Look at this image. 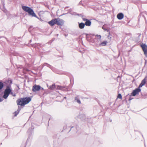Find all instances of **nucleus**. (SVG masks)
<instances>
[{
  "label": "nucleus",
  "mask_w": 147,
  "mask_h": 147,
  "mask_svg": "<svg viewBox=\"0 0 147 147\" xmlns=\"http://www.w3.org/2000/svg\"><path fill=\"white\" fill-rule=\"evenodd\" d=\"M82 20L84 21H85L84 23L85 25L88 26H91L92 22L90 20L86 18H83Z\"/></svg>",
  "instance_id": "nucleus-10"
},
{
  "label": "nucleus",
  "mask_w": 147,
  "mask_h": 147,
  "mask_svg": "<svg viewBox=\"0 0 147 147\" xmlns=\"http://www.w3.org/2000/svg\"><path fill=\"white\" fill-rule=\"evenodd\" d=\"M57 88L59 89L65 91H69L70 90V88L69 86H58Z\"/></svg>",
  "instance_id": "nucleus-6"
},
{
  "label": "nucleus",
  "mask_w": 147,
  "mask_h": 147,
  "mask_svg": "<svg viewBox=\"0 0 147 147\" xmlns=\"http://www.w3.org/2000/svg\"><path fill=\"white\" fill-rule=\"evenodd\" d=\"M146 87H147V83L146 84Z\"/></svg>",
  "instance_id": "nucleus-56"
},
{
  "label": "nucleus",
  "mask_w": 147,
  "mask_h": 147,
  "mask_svg": "<svg viewBox=\"0 0 147 147\" xmlns=\"http://www.w3.org/2000/svg\"><path fill=\"white\" fill-rule=\"evenodd\" d=\"M34 124L31 123V128H29L28 130L27 131V132L29 136L27 138V140L26 142V144L29 140L30 139V137L31 135L32 134L33 132V129H34Z\"/></svg>",
  "instance_id": "nucleus-4"
},
{
  "label": "nucleus",
  "mask_w": 147,
  "mask_h": 147,
  "mask_svg": "<svg viewBox=\"0 0 147 147\" xmlns=\"http://www.w3.org/2000/svg\"><path fill=\"white\" fill-rule=\"evenodd\" d=\"M102 28L105 30V31H107V32H109V36H108V37H110V32H109V30L106 28H105L104 27V26H103L102 27Z\"/></svg>",
  "instance_id": "nucleus-19"
},
{
  "label": "nucleus",
  "mask_w": 147,
  "mask_h": 147,
  "mask_svg": "<svg viewBox=\"0 0 147 147\" xmlns=\"http://www.w3.org/2000/svg\"><path fill=\"white\" fill-rule=\"evenodd\" d=\"M40 90H42V92L43 93H44L45 92V90L44 89V88L41 87V88Z\"/></svg>",
  "instance_id": "nucleus-28"
},
{
  "label": "nucleus",
  "mask_w": 147,
  "mask_h": 147,
  "mask_svg": "<svg viewBox=\"0 0 147 147\" xmlns=\"http://www.w3.org/2000/svg\"><path fill=\"white\" fill-rule=\"evenodd\" d=\"M75 118L79 119L82 121H83L86 119V117L85 115L84 114H80L76 117H75Z\"/></svg>",
  "instance_id": "nucleus-9"
},
{
  "label": "nucleus",
  "mask_w": 147,
  "mask_h": 147,
  "mask_svg": "<svg viewBox=\"0 0 147 147\" xmlns=\"http://www.w3.org/2000/svg\"><path fill=\"white\" fill-rule=\"evenodd\" d=\"M55 84H53L52 85L50 86L49 87V88L51 90H53L55 88Z\"/></svg>",
  "instance_id": "nucleus-18"
},
{
  "label": "nucleus",
  "mask_w": 147,
  "mask_h": 147,
  "mask_svg": "<svg viewBox=\"0 0 147 147\" xmlns=\"http://www.w3.org/2000/svg\"><path fill=\"white\" fill-rule=\"evenodd\" d=\"M78 26L79 28L81 29H82L84 28L85 26V24L84 23L81 22L79 23L78 22Z\"/></svg>",
  "instance_id": "nucleus-15"
},
{
  "label": "nucleus",
  "mask_w": 147,
  "mask_h": 147,
  "mask_svg": "<svg viewBox=\"0 0 147 147\" xmlns=\"http://www.w3.org/2000/svg\"><path fill=\"white\" fill-rule=\"evenodd\" d=\"M96 36L97 37V38L100 39L101 38V36L100 35H96Z\"/></svg>",
  "instance_id": "nucleus-29"
},
{
  "label": "nucleus",
  "mask_w": 147,
  "mask_h": 147,
  "mask_svg": "<svg viewBox=\"0 0 147 147\" xmlns=\"http://www.w3.org/2000/svg\"><path fill=\"white\" fill-rule=\"evenodd\" d=\"M77 15H78V16H80L81 15V14H77Z\"/></svg>",
  "instance_id": "nucleus-42"
},
{
  "label": "nucleus",
  "mask_w": 147,
  "mask_h": 147,
  "mask_svg": "<svg viewBox=\"0 0 147 147\" xmlns=\"http://www.w3.org/2000/svg\"><path fill=\"white\" fill-rule=\"evenodd\" d=\"M66 126H64L63 127V129H65L66 128Z\"/></svg>",
  "instance_id": "nucleus-40"
},
{
  "label": "nucleus",
  "mask_w": 147,
  "mask_h": 147,
  "mask_svg": "<svg viewBox=\"0 0 147 147\" xmlns=\"http://www.w3.org/2000/svg\"><path fill=\"white\" fill-rule=\"evenodd\" d=\"M19 113V112H18V111H16L14 112V116H17V115Z\"/></svg>",
  "instance_id": "nucleus-25"
},
{
  "label": "nucleus",
  "mask_w": 147,
  "mask_h": 147,
  "mask_svg": "<svg viewBox=\"0 0 147 147\" xmlns=\"http://www.w3.org/2000/svg\"><path fill=\"white\" fill-rule=\"evenodd\" d=\"M75 101L79 104H80L81 103V101L80 99V98L79 96H78L75 97Z\"/></svg>",
  "instance_id": "nucleus-17"
},
{
  "label": "nucleus",
  "mask_w": 147,
  "mask_h": 147,
  "mask_svg": "<svg viewBox=\"0 0 147 147\" xmlns=\"http://www.w3.org/2000/svg\"><path fill=\"white\" fill-rule=\"evenodd\" d=\"M117 18L119 20H121L124 18V14L122 13H119L117 14Z\"/></svg>",
  "instance_id": "nucleus-14"
},
{
  "label": "nucleus",
  "mask_w": 147,
  "mask_h": 147,
  "mask_svg": "<svg viewBox=\"0 0 147 147\" xmlns=\"http://www.w3.org/2000/svg\"><path fill=\"white\" fill-rule=\"evenodd\" d=\"M85 34L86 35V40L87 41H89V37L88 36L89 35V34H87V33Z\"/></svg>",
  "instance_id": "nucleus-24"
},
{
  "label": "nucleus",
  "mask_w": 147,
  "mask_h": 147,
  "mask_svg": "<svg viewBox=\"0 0 147 147\" xmlns=\"http://www.w3.org/2000/svg\"><path fill=\"white\" fill-rule=\"evenodd\" d=\"M20 147H26V145L25 144H22Z\"/></svg>",
  "instance_id": "nucleus-32"
},
{
  "label": "nucleus",
  "mask_w": 147,
  "mask_h": 147,
  "mask_svg": "<svg viewBox=\"0 0 147 147\" xmlns=\"http://www.w3.org/2000/svg\"><path fill=\"white\" fill-rule=\"evenodd\" d=\"M9 84L7 85L6 88L4 91V94L3 97L5 99H6L10 94H13L12 89L11 87V84L12 83V81L11 80H9L8 81Z\"/></svg>",
  "instance_id": "nucleus-1"
},
{
  "label": "nucleus",
  "mask_w": 147,
  "mask_h": 147,
  "mask_svg": "<svg viewBox=\"0 0 147 147\" xmlns=\"http://www.w3.org/2000/svg\"><path fill=\"white\" fill-rule=\"evenodd\" d=\"M140 134H141L142 137L143 138V139H144V137H143V134L141 133H140Z\"/></svg>",
  "instance_id": "nucleus-41"
},
{
  "label": "nucleus",
  "mask_w": 147,
  "mask_h": 147,
  "mask_svg": "<svg viewBox=\"0 0 147 147\" xmlns=\"http://www.w3.org/2000/svg\"><path fill=\"white\" fill-rule=\"evenodd\" d=\"M46 116L47 117H48L47 119H49V118L50 117V116L49 115L47 114V115H46Z\"/></svg>",
  "instance_id": "nucleus-34"
},
{
  "label": "nucleus",
  "mask_w": 147,
  "mask_h": 147,
  "mask_svg": "<svg viewBox=\"0 0 147 147\" xmlns=\"http://www.w3.org/2000/svg\"><path fill=\"white\" fill-rule=\"evenodd\" d=\"M2 37L4 38L5 39H6L7 40L8 42H9V40H8L7 39V38H6V37H4V36H1L0 37V38H2Z\"/></svg>",
  "instance_id": "nucleus-31"
},
{
  "label": "nucleus",
  "mask_w": 147,
  "mask_h": 147,
  "mask_svg": "<svg viewBox=\"0 0 147 147\" xmlns=\"http://www.w3.org/2000/svg\"><path fill=\"white\" fill-rule=\"evenodd\" d=\"M32 41V40H30V42H31Z\"/></svg>",
  "instance_id": "nucleus-52"
},
{
  "label": "nucleus",
  "mask_w": 147,
  "mask_h": 147,
  "mask_svg": "<svg viewBox=\"0 0 147 147\" xmlns=\"http://www.w3.org/2000/svg\"><path fill=\"white\" fill-rule=\"evenodd\" d=\"M77 127H78V126H77V125L76 127H75V128L77 130V131H76V132H77V131H78V130H77Z\"/></svg>",
  "instance_id": "nucleus-38"
},
{
  "label": "nucleus",
  "mask_w": 147,
  "mask_h": 147,
  "mask_svg": "<svg viewBox=\"0 0 147 147\" xmlns=\"http://www.w3.org/2000/svg\"><path fill=\"white\" fill-rule=\"evenodd\" d=\"M4 86V85L3 83L2 82H0V90L2 89Z\"/></svg>",
  "instance_id": "nucleus-22"
},
{
  "label": "nucleus",
  "mask_w": 147,
  "mask_h": 147,
  "mask_svg": "<svg viewBox=\"0 0 147 147\" xmlns=\"http://www.w3.org/2000/svg\"><path fill=\"white\" fill-rule=\"evenodd\" d=\"M41 88V86L39 85H34L32 86V90L33 92H36L40 90Z\"/></svg>",
  "instance_id": "nucleus-8"
},
{
  "label": "nucleus",
  "mask_w": 147,
  "mask_h": 147,
  "mask_svg": "<svg viewBox=\"0 0 147 147\" xmlns=\"http://www.w3.org/2000/svg\"><path fill=\"white\" fill-rule=\"evenodd\" d=\"M144 98H147V93L144 94V95H142Z\"/></svg>",
  "instance_id": "nucleus-26"
},
{
  "label": "nucleus",
  "mask_w": 147,
  "mask_h": 147,
  "mask_svg": "<svg viewBox=\"0 0 147 147\" xmlns=\"http://www.w3.org/2000/svg\"><path fill=\"white\" fill-rule=\"evenodd\" d=\"M107 43V41H105L102 42L100 44V46H105L106 45Z\"/></svg>",
  "instance_id": "nucleus-21"
},
{
  "label": "nucleus",
  "mask_w": 147,
  "mask_h": 147,
  "mask_svg": "<svg viewBox=\"0 0 147 147\" xmlns=\"http://www.w3.org/2000/svg\"><path fill=\"white\" fill-rule=\"evenodd\" d=\"M16 86L17 88L18 89L17 90H19L20 89V88H19V85L18 84H16Z\"/></svg>",
  "instance_id": "nucleus-33"
},
{
  "label": "nucleus",
  "mask_w": 147,
  "mask_h": 147,
  "mask_svg": "<svg viewBox=\"0 0 147 147\" xmlns=\"http://www.w3.org/2000/svg\"><path fill=\"white\" fill-rule=\"evenodd\" d=\"M45 66H47V67L49 68L50 69H51L53 70V66H52L51 65H50V64L47 63H44L43 65H42V67H43Z\"/></svg>",
  "instance_id": "nucleus-16"
},
{
  "label": "nucleus",
  "mask_w": 147,
  "mask_h": 147,
  "mask_svg": "<svg viewBox=\"0 0 147 147\" xmlns=\"http://www.w3.org/2000/svg\"><path fill=\"white\" fill-rule=\"evenodd\" d=\"M147 77L146 76L142 81L141 83L139 85V87L140 88L142 87L143 86L145 85L146 83V78Z\"/></svg>",
  "instance_id": "nucleus-13"
},
{
  "label": "nucleus",
  "mask_w": 147,
  "mask_h": 147,
  "mask_svg": "<svg viewBox=\"0 0 147 147\" xmlns=\"http://www.w3.org/2000/svg\"><path fill=\"white\" fill-rule=\"evenodd\" d=\"M21 109V107H19V106H18V109H17V111H18V112L19 113V112H20V110Z\"/></svg>",
  "instance_id": "nucleus-30"
},
{
  "label": "nucleus",
  "mask_w": 147,
  "mask_h": 147,
  "mask_svg": "<svg viewBox=\"0 0 147 147\" xmlns=\"http://www.w3.org/2000/svg\"><path fill=\"white\" fill-rule=\"evenodd\" d=\"M117 98H120V99H122V96L121 94L119 93L118 94L117 96Z\"/></svg>",
  "instance_id": "nucleus-23"
},
{
  "label": "nucleus",
  "mask_w": 147,
  "mask_h": 147,
  "mask_svg": "<svg viewBox=\"0 0 147 147\" xmlns=\"http://www.w3.org/2000/svg\"><path fill=\"white\" fill-rule=\"evenodd\" d=\"M145 65L147 64V60H145Z\"/></svg>",
  "instance_id": "nucleus-36"
},
{
  "label": "nucleus",
  "mask_w": 147,
  "mask_h": 147,
  "mask_svg": "<svg viewBox=\"0 0 147 147\" xmlns=\"http://www.w3.org/2000/svg\"><path fill=\"white\" fill-rule=\"evenodd\" d=\"M48 23L50 26H52L55 24H56V18L53 19L49 22Z\"/></svg>",
  "instance_id": "nucleus-12"
},
{
  "label": "nucleus",
  "mask_w": 147,
  "mask_h": 147,
  "mask_svg": "<svg viewBox=\"0 0 147 147\" xmlns=\"http://www.w3.org/2000/svg\"><path fill=\"white\" fill-rule=\"evenodd\" d=\"M4 4H3V6H4Z\"/></svg>",
  "instance_id": "nucleus-59"
},
{
  "label": "nucleus",
  "mask_w": 147,
  "mask_h": 147,
  "mask_svg": "<svg viewBox=\"0 0 147 147\" xmlns=\"http://www.w3.org/2000/svg\"><path fill=\"white\" fill-rule=\"evenodd\" d=\"M63 57V55H62V56H60V57Z\"/></svg>",
  "instance_id": "nucleus-46"
},
{
  "label": "nucleus",
  "mask_w": 147,
  "mask_h": 147,
  "mask_svg": "<svg viewBox=\"0 0 147 147\" xmlns=\"http://www.w3.org/2000/svg\"><path fill=\"white\" fill-rule=\"evenodd\" d=\"M74 127H73V126H72V127H71V129H70V130L69 131V132H69L71 131V129H72V128H74Z\"/></svg>",
  "instance_id": "nucleus-39"
},
{
  "label": "nucleus",
  "mask_w": 147,
  "mask_h": 147,
  "mask_svg": "<svg viewBox=\"0 0 147 147\" xmlns=\"http://www.w3.org/2000/svg\"><path fill=\"white\" fill-rule=\"evenodd\" d=\"M141 91V89L139 86L137 88L134 90L131 94V96H136L137 94H138Z\"/></svg>",
  "instance_id": "nucleus-5"
},
{
  "label": "nucleus",
  "mask_w": 147,
  "mask_h": 147,
  "mask_svg": "<svg viewBox=\"0 0 147 147\" xmlns=\"http://www.w3.org/2000/svg\"><path fill=\"white\" fill-rule=\"evenodd\" d=\"M54 144H55V140L54 141Z\"/></svg>",
  "instance_id": "nucleus-45"
},
{
  "label": "nucleus",
  "mask_w": 147,
  "mask_h": 147,
  "mask_svg": "<svg viewBox=\"0 0 147 147\" xmlns=\"http://www.w3.org/2000/svg\"><path fill=\"white\" fill-rule=\"evenodd\" d=\"M65 13H64V14H63V15H65Z\"/></svg>",
  "instance_id": "nucleus-58"
},
{
  "label": "nucleus",
  "mask_w": 147,
  "mask_h": 147,
  "mask_svg": "<svg viewBox=\"0 0 147 147\" xmlns=\"http://www.w3.org/2000/svg\"><path fill=\"white\" fill-rule=\"evenodd\" d=\"M50 118H49V120H50Z\"/></svg>",
  "instance_id": "nucleus-51"
},
{
  "label": "nucleus",
  "mask_w": 147,
  "mask_h": 147,
  "mask_svg": "<svg viewBox=\"0 0 147 147\" xmlns=\"http://www.w3.org/2000/svg\"><path fill=\"white\" fill-rule=\"evenodd\" d=\"M32 26H30V28H29L30 29V28H32Z\"/></svg>",
  "instance_id": "nucleus-43"
},
{
  "label": "nucleus",
  "mask_w": 147,
  "mask_h": 147,
  "mask_svg": "<svg viewBox=\"0 0 147 147\" xmlns=\"http://www.w3.org/2000/svg\"><path fill=\"white\" fill-rule=\"evenodd\" d=\"M64 24V21L63 20L59 18H56V24L58 25L62 26Z\"/></svg>",
  "instance_id": "nucleus-11"
},
{
  "label": "nucleus",
  "mask_w": 147,
  "mask_h": 147,
  "mask_svg": "<svg viewBox=\"0 0 147 147\" xmlns=\"http://www.w3.org/2000/svg\"><path fill=\"white\" fill-rule=\"evenodd\" d=\"M22 7L23 10L28 13L29 15L32 16V17H36L37 19H39V18L35 13L33 10L31 8L25 6H22Z\"/></svg>",
  "instance_id": "nucleus-3"
},
{
  "label": "nucleus",
  "mask_w": 147,
  "mask_h": 147,
  "mask_svg": "<svg viewBox=\"0 0 147 147\" xmlns=\"http://www.w3.org/2000/svg\"><path fill=\"white\" fill-rule=\"evenodd\" d=\"M41 44L40 43H35L32 45V47H35L37 46H39L40 47H41Z\"/></svg>",
  "instance_id": "nucleus-20"
},
{
  "label": "nucleus",
  "mask_w": 147,
  "mask_h": 147,
  "mask_svg": "<svg viewBox=\"0 0 147 147\" xmlns=\"http://www.w3.org/2000/svg\"><path fill=\"white\" fill-rule=\"evenodd\" d=\"M112 122V120H110V122Z\"/></svg>",
  "instance_id": "nucleus-55"
},
{
  "label": "nucleus",
  "mask_w": 147,
  "mask_h": 147,
  "mask_svg": "<svg viewBox=\"0 0 147 147\" xmlns=\"http://www.w3.org/2000/svg\"><path fill=\"white\" fill-rule=\"evenodd\" d=\"M31 100V98L30 97H26L21 98L18 100L17 103L18 105L24 106L28 103Z\"/></svg>",
  "instance_id": "nucleus-2"
},
{
  "label": "nucleus",
  "mask_w": 147,
  "mask_h": 147,
  "mask_svg": "<svg viewBox=\"0 0 147 147\" xmlns=\"http://www.w3.org/2000/svg\"><path fill=\"white\" fill-rule=\"evenodd\" d=\"M144 146H145V147H146V145H145V143H144Z\"/></svg>",
  "instance_id": "nucleus-50"
},
{
  "label": "nucleus",
  "mask_w": 147,
  "mask_h": 147,
  "mask_svg": "<svg viewBox=\"0 0 147 147\" xmlns=\"http://www.w3.org/2000/svg\"><path fill=\"white\" fill-rule=\"evenodd\" d=\"M131 96V95L129 96V97L128 98V100L129 101H130L132 100L133 99V98H132L131 96Z\"/></svg>",
  "instance_id": "nucleus-27"
},
{
  "label": "nucleus",
  "mask_w": 147,
  "mask_h": 147,
  "mask_svg": "<svg viewBox=\"0 0 147 147\" xmlns=\"http://www.w3.org/2000/svg\"><path fill=\"white\" fill-rule=\"evenodd\" d=\"M145 3H147V1H146Z\"/></svg>",
  "instance_id": "nucleus-49"
},
{
  "label": "nucleus",
  "mask_w": 147,
  "mask_h": 147,
  "mask_svg": "<svg viewBox=\"0 0 147 147\" xmlns=\"http://www.w3.org/2000/svg\"><path fill=\"white\" fill-rule=\"evenodd\" d=\"M3 98H0V102H1L3 100Z\"/></svg>",
  "instance_id": "nucleus-35"
},
{
  "label": "nucleus",
  "mask_w": 147,
  "mask_h": 147,
  "mask_svg": "<svg viewBox=\"0 0 147 147\" xmlns=\"http://www.w3.org/2000/svg\"><path fill=\"white\" fill-rule=\"evenodd\" d=\"M140 35H141V34H140V35H139V36H140Z\"/></svg>",
  "instance_id": "nucleus-54"
},
{
  "label": "nucleus",
  "mask_w": 147,
  "mask_h": 147,
  "mask_svg": "<svg viewBox=\"0 0 147 147\" xmlns=\"http://www.w3.org/2000/svg\"><path fill=\"white\" fill-rule=\"evenodd\" d=\"M29 55L30 56V57H32V56L30 55Z\"/></svg>",
  "instance_id": "nucleus-44"
},
{
  "label": "nucleus",
  "mask_w": 147,
  "mask_h": 147,
  "mask_svg": "<svg viewBox=\"0 0 147 147\" xmlns=\"http://www.w3.org/2000/svg\"><path fill=\"white\" fill-rule=\"evenodd\" d=\"M144 54L146 57H147V45L145 44H143L140 45Z\"/></svg>",
  "instance_id": "nucleus-7"
},
{
  "label": "nucleus",
  "mask_w": 147,
  "mask_h": 147,
  "mask_svg": "<svg viewBox=\"0 0 147 147\" xmlns=\"http://www.w3.org/2000/svg\"><path fill=\"white\" fill-rule=\"evenodd\" d=\"M13 96H16V94H13H13H11Z\"/></svg>",
  "instance_id": "nucleus-37"
},
{
  "label": "nucleus",
  "mask_w": 147,
  "mask_h": 147,
  "mask_svg": "<svg viewBox=\"0 0 147 147\" xmlns=\"http://www.w3.org/2000/svg\"><path fill=\"white\" fill-rule=\"evenodd\" d=\"M66 97H64V99H66Z\"/></svg>",
  "instance_id": "nucleus-48"
},
{
  "label": "nucleus",
  "mask_w": 147,
  "mask_h": 147,
  "mask_svg": "<svg viewBox=\"0 0 147 147\" xmlns=\"http://www.w3.org/2000/svg\"><path fill=\"white\" fill-rule=\"evenodd\" d=\"M2 144V143H1L0 144H1H1Z\"/></svg>",
  "instance_id": "nucleus-57"
},
{
  "label": "nucleus",
  "mask_w": 147,
  "mask_h": 147,
  "mask_svg": "<svg viewBox=\"0 0 147 147\" xmlns=\"http://www.w3.org/2000/svg\"><path fill=\"white\" fill-rule=\"evenodd\" d=\"M58 35H59V34H57V36H58Z\"/></svg>",
  "instance_id": "nucleus-53"
},
{
  "label": "nucleus",
  "mask_w": 147,
  "mask_h": 147,
  "mask_svg": "<svg viewBox=\"0 0 147 147\" xmlns=\"http://www.w3.org/2000/svg\"><path fill=\"white\" fill-rule=\"evenodd\" d=\"M45 118V116L43 117V119H44Z\"/></svg>",
  "instance_id": "nucleus-47"
}]
</instances>
